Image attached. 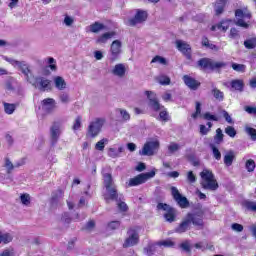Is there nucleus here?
I'll return each mask as SVG.
<instances>
[{"label": "nucleus", "mask_w": 256, "mask_h": 256, "mask_svg": "<svg viewBox=\"0 0 256 256\" xmlns=\"http://www.w3.org/2000/svg\"><path fill=\"white\" fill-rule=\"evenodd\" d=\"M151 63H160V65H167V59H165L163 56H155L152 60Z\"/></svg>", "instance_id": "5fc2aeb1"}, {"label": "nucleus", "mask_w": 256, "mask_h": 256, "mask_svg": "<svg viewBox=\"0 0 256 256\" xmlns=\"http://www.w3.org/2000/svg\"><path fill=\"white\" fill-rule=\"evenodd\" d=\"M125 73H127V68L123 63L116 64L112 69V75H115L116 77L123 78L125 77Z\"/></svg>", "instance_id": "a211bd4d"}, {"label": "nucleus", "mask_w": 256, "mask_h": 256, "mask_svg": "<svg viewBox=\"0 0 256 256\" xmlns=\"http://www.w3.org/2000/svg\"><path fill=\"white\" fill-rule=\"evenodd\" d=\"M147 17V11L137 10L134 18L129 19L128 23L130 27H135V25H139V23H145V21H147Z\"/></svg>", "instance_id": "ddd939ff"}, {"label": "nucleus", "mask_w": 256, "mask_h": 256, "mask_svg": "<svg viewBox=\"0 0 256 256\" xmlns=\"http://www.w3.org/2000/svg\"><path fill=\"white\" fill-rule=\"evenodd\" d=\"M113 37H115V32H106L97 38L96 43H97V45H103V44L107 43V41H109V39H112Z\"/></svg>", "instance_id": "4be33fe9"}, {"label": "nucleus", "mask_w": 256, "mask_h": 256, "mask_svg": "<svg viewBox=\"0 0 256 256\" xmlns=\"http://www.w3.org/2000/svg\"><path fill=\"white\" fill-rule=\"evenodd\" d=\"M54 85L58 91H65L67 89V82L61 76L54 77Z\"/></svg>", "instance_id": "aec40b11"}, {"label": "nucleus", "mask_w": 256, "mask_h": 256, "mask_svg": "<svg viewBox=\"0 0 256 256\" xmlns=\"http://www.w3.org/2000/svg\"><path fill=\"white\" fill-rule=\"evenodd\" d=\"M186 217L188 218V221H190V224L192 223L195 227L203 229V212L188 213Z\"/></svg>", "instance_id": "f8f14e48"}, {"label": "nucleus", "mask_w": 256, "mask_h": 256, "mask_svg": "<svg viewBox=\"0 0 256 256\" xmlns=\"http://www.w3.org/2000/svg\"><path fill=\"white\" fill-rule=\"evenodd\" d=\"M202 117L205 121H219V117L210 114L209 112L204 113Z\"/></svg>", "instance_id": "13d9d810"}, {"label": "nucleus", "mask_w": 256, "mask_h": 256, "mask_svg": "<svg viewBox=\"0 0 256 256\" xmlns=\"http://www.w3.org/2000/svg\"><path fill=\"white\" fill-rule=\"evenodd\" d=\"M148 106L152 111H159L161 108L163 109V106L159 103V99L152 100L151 102H148Z\"/></svg>", "instance_id": "58836bf2"}, {"label": "nucleus", "mask_w": 256, "mask_h": 256, "mask_svg": "<svg viewBox=\"0 0 256 256\" xmlns=\"http://www.w3.org/2000/svg\"><path fill=\"white\" fill-rule=\"evenodd\" d=\"M103 29H105V25L99 22H94L89 26L90 33H100Z\"/></svg>", "instance_id": "c85d7f7f"}, {"label": "nucleus", "mask_w": 256, "mask_h": 256, "mask_svg": "<svg viewBox=\"0 0 256 256\" xmlns=\"http://www.w3.org/2000/svg\"><path fill=\"white\" fill-rule=\"evenodd\" d=\"M42 105L45 111H48V113H50V111H53V109H55V99L46 98L42 101Z\"/></svg>", "instance_id": "b1692460"}, {"label": "nucleus", "mask_w": 256, "mask_h": 256, "mask_svg": "<svg viewBox=\"0 0 256 256\" xmlns=\"http://www.w3.org/2000/svg\"><path fill=\"white\" fill-rule=\"evenodd\" d=\"M74 131H77L78 129H81V116L76 117L75 123L72 127Z\"/></svg>", "instance_id": "774afa93"}, {"label": "nucleus", "mask_w": 256, "mask_h": 256, "mask_svg": "<svg viewBox=\"0 0 256 256\" xmlns=\"http://www.w3.org/2000/svg\"><path fill=\"white\" fill-rule=\"evenodd\" d=\"M200 177V185L202 189H205L206 191H217L219 189V183H217V179H215V175L212 171L204 169L200 173Z\"/></svg>", "instance_id": "f257e3e1"}, {"label": "nucleus", "mask_w": 256, "mask_h": 256, "mask_svg": "<svg viewBox=\"0 0 256 256\" xmlns=\"http://www.w3.org/2000/svg\"><path fill=\"white\" fill-rule=\"evenodd\" d=\"M20 201L22 205L29 207V205H31V195H29L28 193L21 194Z\"/></svg>", "instance_id": "4c0bfd02"}, {"label": "nucleus", "mask_w": 256, "mask_h": 256, "mask_svg": "<svg viewBox=\"0 0 256 256\" xmlns=\"http://www.w3.org/2000/svg\"><path fill=\"white\" fill-rule=\"evenodd\" d=\"M62 197H63V190L61 189L56 190L52 194V199H51L52 207H57L59 203V199H61Z\"/></svg>", "instance_id": "a878e982"}, {"label": "nucleus", "mask_w": 256, "mask_h": 256, "mask_svg": "<svg viewBox=\"0 0 256 256\" xmlns=\"http://www.w3.org/2000/svg\"><path fill=\"white\" fill-rule=\"evenodd\" d=\"M229 23H231V20H223L221 23L217 24V29L227 31V29H229Z\"/></svg>", "instance_id": "864d4df0"}, {"label": "nucleus", "mask_w": 256, "mask_h": 256, "mask_svg": "<svg viewBox=\"0 0 256 256\" xmlns=\"http://www.w3.org/2000/svg\"><path fill=\"white\" fill-rule=\"evenodd\" d=\"M211 95H213L216 101H223V99H225V94L221 90H219L217 87H214L211 90Z\"/></svg>", "instance_id": "7c9ffc66"}, {"label": "nucleus", "mask_w": 256, "mask_h": 256, "mask_svg": "<svg viewBox=\"0 0 256 256\" xmlns=\"http://www.w3.org/2000/svg\"><path fill=\"white\" fill-rule=\"evenodd\" d=\"M119 201H116L117 208L121 213H127L129 211V206H127V203L121 201V198H118Z\"/></svg>", "instance_id": "79ce46f5"}, {"label": "nucleus", "mask_w": 256, "mask_h": 256, "mask_svg": "<svg viewBox=\"0 0 256 256\" xmlns=\"http://www.w3.org/2000/svg\"><path fill=\"white\" fill-rule=\"evenodd\" d=\"M245 133H247V135H249V137L251 138L252 141H256V129L255 128L246 126Z\"/></svg>", "instance_id": "de8ad7c7"}, {"label": "nucleus", "mask_w": 256, "mask_h": 256, "mask_svg": "<svg viewBox=\"0 0 256 256\" xmlns=\"http://www.w3.org/2000/svg\"><path fill=\"white\" fill-rule=\"evenodd\" d=\"M187 181L189 183H195L197 181V177L195 176V174H193V171H189L187 173Z\"/></svg>", "instance_id": "338daca9"}, {"label": "nucleus", "mask_w": 256, "mask_h": 256, "mask_svg": "<svg viewBox=\"0 0 256 256\" xmlns=\"http://www.w3.org/2000/svg\"><path fill=\"white\" fill-rule=\"evenodd\" d=\"M104 201L106 203H111V201H119V192L117 191V186H112L106 188V193L103 195Z\"/></svg>", "instance_id": "4468645a"}, {"label": "nucleus", "mask_w": 256, "mask_h": 256, "mask_svg": "<svg viewBox=\"0 0 256 256\" xmlns=\"http://www.w3.org/2000/svg\"><path fill=\"white\" fill-rule=\"evenodd\" d=\"M230 85L234 91H239L240 93H243V89L245 88V83L240 79L232 80Z\"/></svg>", "instance_id": "5701e85b"}, {"label": "nucleus", "mask_w": 256, "mask_h": 256, "mask_svg": "<svg viewBox=\"0 0 256 256\" xmlns=\"http://www.w3.org/2000/svg\"><path fill=\"white\" fill-rule=\"evenodd\" d=\"M159 147H160L159 140L147 141L144 144L142 150L139 151V155L152 157V155H155V151H159Z\"/></svg>", "instance_id": "0eeeda50"}, {"label": "nucleus", "mask_w": 256, "mask_h": 256, "mask_svg": "<svg viewBox=\"0 0 256 256\" xmlns=\"http://www.w3.org/2000/svg\"><path fill=\"white\" fill-rule=\"evenodd\" d=\"M59 100L61 101V103H64L65 105H67V103H69L70 101L69 94L67 92L60 93Z\"/></svg>", "instance_id": "e2e57ef3"}, {"label": "nucleus", "mask_w": 256, "mask_h": 256, "mask_svg": "<svg viewBox=\"0 0 256 256\" xmlns=\"http://www.w3.org/2000/svg\"><path fill=\"white\" fill-rule=\"evenodd\" d=\"M181 149V146L178 143L171 142L168 146V153L169 155H173L174 153H177Z\"/></svg>", "instance_id": "c03bdc74"}, {"label": "nucleus", "mask_w": 256, "mask_h": 256, "mask_svg": "<svg viewBox=\"0 0 256 256\" xmlns=\"http://www.w3.org/2000/svg\"><path fill=\"white\" fill-rule=\"evenodd\" d=\"M224 137H225V135L223 134V130H221V128H218L216 130V134L214 136V141H215L216 145H221V143H223Z\"/></svg>", "instance_id": "f704fd0d"}, {"label": "nucleus", "mask_w": 256, "mask_h": 256, "mask_svg": "<svg viewBox=\"0 0 256 256\" xmlns=\"http://www.w3.org/2000/svg\"><path fill=\"white\" fill-rule=\"evenodd\" d=\"M179 247L180 249H182V251H184L185 253H188V255H191V242L189 240L182 242L179 245Z\"/></svg>", "instance_id": "ea45409f"}, {"label": "nucleus", "mask_w": 256, "mask_h": 256, "mask_svg": "<svg viewBox=\"0 0 256 256\" xmlns=\"http://www.w3.org/2000/svg\"><path fill=\"white\" fill-rule=\"evenodd\" d=\"M117 111H118V113H120L123 121H130L131 120V114H129V112H127V110H125L123 108H118Z\"/></svg>", "instance_id": "09e8293b"}, {"label": "nucleus", "mask_w": 256, "mask_h": 256, "mask_svg": "<svg viewBox=\"0 0 256 256\" xmlns=\"http://www.w3.org/2000/svg\"><path fill=\"white\" fill-rule=\"evenodd\" d=\"M34 89H38V91H41L42 93H45V91H51V80L43 77V76H33L31 80L28 82Z\"/></svg>", "instance_id": "7ed1b4c3"}, {"label": "nucleus", "mask_w": 256, "mask_h": 256, "mask_svg": "<svg viewBox=\"0 0 256 256\" xmlns=\"http://www.w3.org/2000/svg\"><path fill=\"white\" fill-rule=\"evenodd\" d=\"M170 191L174 201H176L177 205H179L181 209H187V207H189V200L187 199V197L181 195L177 187L172 186L170 188Z\"/></svg>", "instance_id": "9b49d317"}, {"label": "nucleus", "mask_w": 256, "mask_h": 256, "mask_svg": "<svg viewBox=\"0 0 256 256\" xmlns=\"http://www.w3.org/2000/svg\"><path fill=\"white\" fill-rule=\"evenodd\" d=\"M144 93L147 96V99H148L149 103H151L152 101L157 100V94H155V92L146 90Z\"/></svg>", "instance_id": "bf43d9fd"}, {"label": "nucleus", "mask_w": 256, "mask_h": 256, "mask_svg": "<svg viewBox=\"0 0 256 256\" xmlns=\"http://www.w3.org/2000/svg\"><path fill=\"white\" fill-rule=\"evenodd\" d=\"M184 84L186 87L190 88L191 91H197L199 87H201V82L197 81L195 78L189 76V75H184L182 77Z\"/></svg>", "instance_id": "f3484780"}, {"label": "nucleus", "mask_w": 256, "mask_h": 256, "mask_svg": "<svg viewBox=\"0 0 256 256\" xmlns=\"http://www.w3.org/2000/svg\"><path fill=\"white\" fill-rule=\"evenodd\" d=\"M15 79L8 78L4 84V89L8 91V93H15Z\"/></svg>", "instance_id": "c756f323"}, {"label": "nucleus", "mask_w": 256, "mask_h": 256, "mask_svg": "<svg viewBox=\"0 0 256 256\" xmlns=\"http://www.w3.org/2000/svg\"><path fill=\"white\" fill-rule=\"evenodd\" d=\"M121 227V222L120 221H111L107 224V228L110 229V231H115V229H119Z\"/></svg>", "instance_id": "603ef678"}, {"label": "nucleus", "mask_w": 256, "mask_h": 256, "mask_svg": "<svg viewBox=\"0 0 256 256\" xmlns=\"http://www.w3.org/2000/svg\"><path fill=\"white\" fill-rule=\"evenodd\" d=\"M157 119L158 121H163L164 123H167V121H169L171 117L169 116V112H167V110H162L159 113V116Z\"/></svg>", "instance_id": "a18cd8bd"}, {"label": "nucleus", "mask_w": 256, "mask_h": 256, "mask_svg": "<svg viewBox=\"0 0 256 256\" xmlns=\"http://www.w3.org/2000/svg\"><path fill=\"white\" fill-rule=\"evenodd\" d=\"M225 133H226V135H228V137H231L233 139L237 135V130H235V127H233V126H227L225 128Z\"/></svg>", "instance_id": "8fccbe9b"}, {"label": "nucleus", "mask_w": 256, "mask_h": 256, "mask_svg": "<svg viewBox=\"0 0 256 256\" xmlns=\"http://www.w3.org/2000/svg\"><path fill=\"white\" fill-rule=\"evenodd\" d=\"M245 167H246V171H248V173H253V171H255V160L253 159H248L245 163Z\"/></svg>", "instance_id": "37998d69"}, {"label": "nucleus", "mask_w": 256, "mask_h": 256, "mask_svg": "<svg viewBox=\"0 0 256 256\" xmlns=\"http://www.w3.org/2000/svg\"><path fill=\"white\" fill-rule=\"evenodd\" d=\"M232 69L238 73H245V64L232 63Z\"/></svg>", "instance_id": "4d7b16f0"}, {"label": "nucleus", "mask_w": 256, "mask_h": 256, "mask_svg": "<svg viewBox=\"0 0 256 256\" xmlns=\"http://www.w3.org/2000/svg\"><path fill=\"white\" fill-rule=\"evenodd\" d=\"M225 5H227V0L218 1V4L215 6L216 15H221L225 11Z\"/></svg>", "instance_id": "473e14b6"}, {"label": "nucleus", "mask_w": 256, "mask_h": 256, "mask_svg": "<svg viewBox=\"0 0 256 256\" xmlns=\"http://www.w3.org/2000/svg\"><path fill=\"white\" fill-rule=\"evenodd\" d=\"M127 238L123 243L124 249H129V247H135V245H139V232L135 230V228H130L127 231Z\"/></svg>", "instance_id": "1a4fd4ad"}, {"label": "nucleus", "mask_w": 256, "mask_h": 256, "mask_svg": "<svg viewBox=\"0 0 256 256\" xmlns=\"http://www.w3.org/2000/svg\"><path fill=\"white\" fill-rule=\"evenodd\" d=\"M103 185L105 189H109L111 187H115V182L113 181V175L111 173H104L103 174Z\"/></svg>", "instance_id": "412c9836"}, {"label": "nucleus", "mask_w": 256, "mask_h": 256, "mask_svg": "<svg viewBox=\"0 0 256 256\" xmlns=\"http://www.w3.org/2000/svg\"><path fill=\"white\" fill-rule=\"evenodd\" d=\"M11 64L14 67H17V69H19V71H21V73L24 74L27 83H29V81H31V78L34 77L33 71H31V66H29V64L26 61L12 60Z\"/></svg>", "instance_id": "423d86ee"}, {"label": "nucleus", "mask_w": 256, "mask_h": 256, "mask_svg": "<svg viewBox=\"0 0 256 256\" xmlns=\"http://www.w3.org/2000/svg\"><path fill=\"white\" fill-rule=\"evenodd\" d=\"M73 23H75V19H73V17L69 15H66L64 18V24L66 25V27H71Z\"/></svg>", "instance_id": "0e129e2a"}, {"label": "nucleus", "mask_w": 256, "mask_h": 256, "mask_svg": "<svg viewBox=\"0 0 256 256\" xmlns=\"http://www.w3.org/2000/svg\"><path fill=\"white\" fill-rule=\"evenodd\" d=\"M157 243H149L144 249V253L148 256H153L155 253H157Z\"/></svg>", "instance_id": "bb28decb"}, {"label": "nucleus", "mask_w": 256, "mask_h": 256, "mask_svg": "<svg viewBox=\"0 0 256 256\" xmlns=\"http://www.w3.org/2000/svg\"><path fill=\"white\" fill-rule=\"evenodd\" d=\"M202 45L203 47H207V49H211L212 51H219L217 45L209 43V38L205 36L202 38Z\"/></svg>", "instance_id": "72a5a7b5"}, {"label": "nucleus", "mask_w": 256, "mask_h": 256, "mask_svg": "<svg viewBox=\"0 0 256 256\" xmlns=\"http://www.w3.org/2000/svg\"><path fill=\"white\" fill-rule=\"evenodd\" d=\"M197 66L202 70V71H207L209 69L210 71H219V69H224V67H227V63L220 61H214L211 58H202L198 60Z\"/></svg>", "instance_id": "f03ea898"}, {"label": "nucleus", "mask_w": 256, "mask_h": 256, "mask_svg": "<svg viewBox=\"0 0 256 256\" xmlns=\"http://www.w3.org/2000/svg\"><path fill=\"white\" fill-rule=\"evenodd\" d=\"M157 81L160 85H171V78L166 75L158 76Z\"/></svg>", "instance_id": "49530a36"}, {"label": "nucleus", "mask_w": 256, "mask_h": 256, "mask_svg": "<svg viewBox=\"0 0 256 256\" xmlns=\"http://www.w3.org/2000/svg\"><path fill=\"white\" fill-rule=\"evenodd\" d=\"M220 113L223 115L227 123L233 125V118H231V115H229V112H227V110H221Z\"/></svg>", "instance_id": "680f3d73"}, {"label": "nucleus", "mask_w": 256, "mask_h": 256, "mask_svg": "<svg viewBox=\"0 0 256 256\" xmlns=\"http://www.w3.org/2000/svg\"><path fill=\"white\" fill-rule=\"evenodd\" d=\"M176 47L187 59L191 60V45L183 40H176Z\"/></svg>", "instance_id": "dca6fc26"}, {"label": "nucleus", "mask_w": 256, "mask_h": 256, "mask_svg": "<svg viewBox=\"0 0 256 256\" xmlns=\"http://www.w3.org/2000/svg\"><path fill=\"white\" fill-rule=\"evenodd\" d=\"M103 125H105V119L103 118H96L92 121L88 126V135L95 139L99 133H101V129H103Z\"/></svg>", "instance_id": "6e6552de"}, {"label": "nucleus", "mask_w": 256, "mask_h": 256, "mask_svg": "<svg viewBox=\"0 0 256 256\" xmlns=\"http://www.w3.org/2000/svg\"><path fill=\"white\" fill-rule=\"evenodd\" d=\"M190 227H191V222L189 221V218L185 216V218H183L182 222L175 229V231L176 233H185L189 231Z\"/></svg>", "instance_id": "6ab92c4d"}, {"label": "nucleus", "mask_w": 256, "mask_h": 256, "mask_svg": "<svg viewBox=\"0 0 256 256\" xmlns=\"http://www.w3.org/2000/svg\"><path fill=\"white\" fill-rule=\"evenodd\" d=\"M244 47L246 49H255V47H256V36L246 39L244 41Z\"/></svg>", "instance_id": "c9c22d12"}, {"label": "nucleus", "mask_w": 256, "mask_h": 256, "mask_svg": "<svg viewBox=\"0 0 256 256\" xmlns=\"http://www.w3.org/2000/svg\"><path fill=\"white\" fill-rule=\"evenodd\" d=\"M158 211H165L164 213V219L168 223L175 222V219L177 217V210L173 207H171L169 204L166 203H158L157 204Z\"/></svg>", "instance_id": "20e7f679"}, {"label": "nucleus", "mask_w": 256, "mask_h": 256, "mask_svg": "<svg viewBox=\"0 0 256 256\" xmlns=\"http://www.w3.org/2000/svg\"><path fill=\"white\" fill-rule=\"evenodd\" d=\"M4 112L6 115H13L15 113V109H17V104H11L7 102H3Z\"/></svg>", "instance_id": "2f4dec72"}, {"label": "nucleus", "mask_w": 256, "mask_h": 256, "mask_svg": "<svg viewBox=\"0 0 256 256\" xmlns=\"http://www.w3.org/2000/svg\"><path fill=\"white\" fill-rule=\"evenodd\" d=\"M232 231H236V233H241L243 231V225L239 223H233L231 225Z\"/></svg>", "instance_id": "69168bd1"}, {"label": "nucleus", "mask_w": 256, "mask_h": 256, "mask_svg": "<svg viewBox=\"0 0 256 256\" xmlns=\"http://www.w3.org/2000/svg\"><path fill=\"white\" fill-rule=\"evenodd\" d=\"M157 245H158V247H174L175 242H173L171 240H163V241L157 242Z\"/></svg>", "instance_id": "6e6d98bb"}, {"label": "nucleus", "mask_w": 256, "mask_h": 256, "mask_svg": "<svg viewBox=\"0 0 256 256\" xmlns=\"http://www.w3.org/2000/svg\"><path fill=\"white\" fill-rule=\"evenodd\" d=\"M121 41L120 40H114L111 44V48H110V53H111V57H110V61H117V59L119 58V55H121Z\"/></svg>", "instance_id": "2eb2a0df"}, {"label": "nucleus", "mask_w": 256, "mask_h": 256, "mask_svg": "<svg viewBox=\"0 0 256 256\" xmlns=\"http://www.w3.org/2000/svg\"><path fill=\"white\" fill-rule=\"evenodd\" d=\"M3 167H5L7 175H11L13 173V169H15V164L11 162V159H9V157H6L4 158Z\"/></svg>", "instance_id": "cd10ccee"}, {"label": "nucleus", "mask_w": 256, "mask_h": 256, "mask_svg": "<svg viewBox=\"0 0 256 256\" xmlns=\"http://www.w3.org/2000/svg\"><path fill=\"white\" fill-rule=\"evenodd\" d=\"M233 161H235V151L230 150L224 156V164L226 167H231L233 165Z\"/></svg>", "instance_id": "393cba45"}, {"label": "nucleus", "mask_w": 256, "mask_h": 256, "mask_svg": "<svg viewBox=\"0 0 256 256\" xmlns=\"http://www.w3.org/2000/svg\"><path fill=\"white\" fill-rule=\"evenodd\" d=\"M243 205L248 209V211H254L256 213V202L246 200Z\"/></svg>", "instance_id": "3c124183"}, {"label": "nucleus", "mask_w": 256, "mask_h": 256, "mask_svg": "<svg viewBox=\"0 0 256 256\" xmlns=\"http://www.w3.org/2000/svg\"><path fill=\"white\" fill-rule=\"evenodd\" d=\"M109 143V140L107 138H103L102 140L98 141L95 145L96 151H104L105 145Z\"/></svg>", "instance_id": "a19ab883"}, {"label": "nucleus", "mask_w": 256, "mask_h": 256, "mask_svg": "<svg viewBox=\"0 0 256 256\" xmlns=\"http://www.w3.org/2000/svg\"><path fill=\"white\" fill-rule=\"evenodd\" d=\"M209 147L212 151L214 159H216V161H221V151H219V148H217L215 144H210Z\"/></svg>", "instance_id": "e433bc0d"}, {"label": "nucleus", "mask_w": 256, "mask_h": 256, "mask_svg": "<svg viewBox=\"0 0 256 256\" xmlns=\"http://www.w3.org/2000/svg\"><path fill=\"white\" fill-rule=\"evenodd\" d=\"M61 122L55 121L50 126V143L52 147H55L61 137Z\"/></svg>", "instance_id": "9d476101"}, {"label": "nucleus", "mask_w": 256, "mask_h": 256, "mask_svg": "<svg viewBox=\"0 0 256 256\" xmlns=\"http://www.w3.org/2000/svg\"><path fill=\"white\" fill-rule=\"evenodd\" d=\"M13 241V235L11 233L2 234V243L7 245V243H11Z\"/></svg>", "instance_id": "052dcab7"}, {"label": "nucleus", "mask_w": 256, "mask_h": 256, "mask_svg": "<svg viewBox=\"0 0 256 256\" xmlns=\"http://www.w3.org/2000/svg\"><path fill=\"white\" fill-rule=\"evenodd\" d=\"M155 175H156L155 170H152L146 173H141L129 180L128 187H137V185H143V183H145L146 181H149V179H153Z\"/></svg>", "instance_id": "39448f33"}]
</instances>
